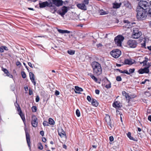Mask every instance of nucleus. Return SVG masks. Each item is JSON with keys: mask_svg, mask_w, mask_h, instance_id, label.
Instances as JSON below:
<instances>
[{"mask_svg": "<svg viewBox=\"0 0 151 151\" xmlns=\"http://www.w3.org/2000/svg\"><path fill=\"white\" fill-rule=\"evenodd\" d=\"M148 61V58H145V60H143L142 62H140V64H143V66H144L147 65V63Z\"/></svg>", "mask_w": 151, "mask_h": 151, "instance_id": "obj_32", "label": "nucleus"}, {"mask_svg": "<svg viewBox=\"0 0 151 151\" xmlns=\"http://www.w3.org/2000/svg\"><path fill=\"white\" fill-rule=\"evenodd\" d=\"M107 124L108 125L109 128L111 129H112L113 125L111 124V122L107 123Z\"/></svg>", "mask_w": 151, "mask_h": 151, "instance_id": "obj_38", "label": "nucleus"}, {"mask_svg": "<svg viewBox=\"0 0 151 151\" xmlns=\"http://www.w3.org/2000/svg\"><path fill=\"white\" fill-rule=\"evenodd\" d=\"M49 123L47 121H44L43 122V125L44 126H47L49 125Z\"/></svg>", "mask_w": 151, "mask_h": 151, "instance_id": "obj_48", "label": "nucleus"}, {"mask_svg": "<svg viewBox=\"0 0 151 151\" xmlns=\"http://www.w3.org/2000/svg\"><path fill=\"white\" fill-rule=\"evenodd\" d=\"M124 22L125 23H127V24H125L123 26V28H129L130 27V23L127 20H124Z\"/></svg>", "mask_w": 151, "mask_h": 151, "instance_id": "obj_24", "label": "nucleus"}, {"mask_svg": "<svg viewBox=\"0 0 151 151\" xmlns=\"http://www.w3.org/2000/svg\"><path fill=\"white\" fill-rule=\"evenodd\" d=\"M109 140L110 141L112 142L114 140V138L113 136H110L109 138Z\"/></svg>", "mask_w": 151, "mask_h": 151, "instance_id": "obj_59", "label": "nucleus"}, {"mask_svg": "<svg viewBox=\"0 0 151 151\" xmlns=\"http://www.w3.org/2000/svg\"><path fill=\"white\" fill-rule=\"evenodd\" d=\"M53 3L57 6H61L63 4V2L62 0H52Z\"/></svg>", "mask_w": 151, "mask_h": 151, "instance_id": "obj_15", "label": "nucleus"}, {"mask_svg": "<svg viewBox=\"0 0 151 151\" xmlns=\"http://www.w3.org/2000/svg\"><path fill=\"white\" fill-rule=\"evenodd\" d=\"M75 92L76 93H79L80 92L82 91H83V89L78 86H76L75 87Z\"/></svg>", "mask_w": 151, "mask_h": 151, "instance_id": "obj_23", "label": "nucleus"}, {"mask_svg": "<svg viewBox=\"0 0 151 151\" xmlns=\"http://www.w3.org/2000/svg\"><path fill=\"white\" fill-rule=\"evenodd\" d=\"M147 14L148 16L151 17V8H149L148 12L147 11Z\"/></svg>", "mask_w": 151, "mask_h": 151, "instance_id": "obj_39", "label": "nucleus"}, {"mask_svg": "<svg viewBox=\"0 0 151 151\" xmlns=\"http://www.w3.org/2000/svg\"><path fill=\"white\" fill-rule=\"evenodd\" d=\"M124 6L126 7L131 8V4L130 3L127 1H124L123 2Z\"/></svg>", "mask_w": 151, "mask_h": 151, "instance_id": "obj_19", "label": "nucleus"}, {"mask_svg": "<svg viewBox=\"0 0 151 151\" xmlns=\"http://www.w3.org/2000/svg\"><path fill=\"white\" fill-rule=\"evenodd\" d=\"M142 35V32L139 31L138 28L134 27L133 29L132 37L134 39H138Z\"/></svg>", "mask_w": 151, "mask_h": 151, "instance_id": "obj_4", "label": "nucleus"}, {"mask_svg": "<svg viewBox=\"0 0 151 151\" xmlns=\"http://www.w3.org/2000/svg\"><path fill=\"white\" fill-rule=\"evenodd\" d=\"M136 18L139 21L145 20L147 16V10L136 8Z\"/></svg>", "mask_w": 151, "mask_h": 151, "instance_id": "obj_2", "label": "nucleus"}, {"mask_svg": "<svg viewBox=\"0 0 151 151\" xmlns=\"http://www.w3.org/2000/svg\"><path fill=\"white\" fill-rule=\"evenodd\" d=\"M99 13L100 15H104L108 14V12L104 11L103 9L99 10Z\"/></svg>", "mask_w": 151, "mask_h": 151, "instance_id": "obj_30", "label": "nucleus"}, {"mask_svg": "<svg viewBox=\"0 0 151 151\" xmlns=\"http://www.w3.org/2000/svg\"><path fill=\"white\" fill-rule=\"evenodd\" d=\"M40 100V98L39 96H36L35 99V101L36 102H38Z\"/></svg>", "mask_w": 151, "mask_h": 151, "instance_id": "obj_57", "label": "nucleus"}, {"mask_svg": "<svg viewBox=\"0 0 151 151\" xmlns=\"http://www.w3.org/2000/svg\"><path fill=\"white\" fill-rule=\"evenodd\" d=\"M83 2V4H84L85 5H87L89 3V0H84Z\"/></svg>", "mask_w": 151, "mask_h": 151, "instance_id": "obj_52", "label": "nucleus"}, {"mask_svg": "<svg viewBox=\"0 0 151 151\" xmlns=\"http://www.w3.org/2000/svg\"><path fill=\"white\" fill-rule=\"evenodd\" d=\"M118 97H119V96H118L117 97L116 99L115 100L113 104H120V102H119L118 101H117L116 100L117 99V98Z\"/></svg>", "mask_w": 151, "mask_h": 151, "instance_id": "obj_53", "label": "nucleus"}, {"mask_svg": "<svg viewBox=\"0 0 151 151\" xmlns=\"http://www.w3.org/2000/svg\"><path fill=\"white\" fill-rule=\"evenodd\" d=\"M122 94L123 96L125 97L127 100L128 101V103L129 102L131 99L134 98L136 97V95L134 94H131L129 95V93H127L125 91H122Z\"/></svg>", "mask_w": 151, "mask_h": 151, "instance_id": "obj_8", "label": "nucleus"}, {"mask_svg": "<svg viewBox=\"0 0 151 151\" xmlns=\"http://www.w3.org/2000/svg\"><path fill=\"white\" fill-rule=\"evenodd\" d=\"M38 148L42 150L43 149V146L41 143H39L38 144Z\"/></svg>", "mask_w": 151, "mask_h": 151, "instance_id": "obj_40", "label": "nucleus"}, {"mask_svg": "<svg viewBox=\"0 0 151 151\" xmlns=\"http://www.w3.org/2000/svg\"><path fill=\"white\" fill-rule=\"evenodd\" d=\"M50 7V12L53 13H54L57 11V8L55 6H52V4L51 6Z\"/></svg>", "mask_w": 151, "mask_h": 151, "instance_id": "obj_22", "label": "nucleus"}, {"mask_svg": "<svg viewBox=\"0 0 151 151\" xmlns=\"http://www.w3.org/2000/svg\"><path fill=\"white\" fill-rule=\"evenodd\" d=\"M91 65L93 70V74L98 76L102 73V68L100 63L96 61H93L91 63Z\"/></svg>", "mask_w": 151, "mask_h": 151, "instance_id": "obj_1", "label": "nucleus"}, {"mask_svg": "<svg viewBox=\"0 0 151 151\" xmlns=\"http://www.w3.org/2000/svg\"><path fill=\"white\" fill-rule=\"evenodd\" d=\"M32 109L33 112H35L37 110V107L35 106H33L32 108Z\"/></svg>", "mask_w": 151, "mask_h": 151, "instance_id": "obj_47", "label": "nucleus"}, {"mask_svg": "<svg viewBox=\"0 0 151 151\" xmlns=\"http://www.w3.org/2000/svg\"><path fill=\"white\" fill-rule=\"evenodd\" d=\"M15 106L16 109L17 111L18 114H21V113L22 112V111L21 110L20 106H19V104H17V105H16Z\"/></svg>", "mask_w": 151, "mask_h": 151, "instance_id": "obj_27", "label": "nucleus"}, {"mask_svg": "<svg viewBox=\"0 0 151 151\" xmlns=\"http://www.w3.org/2000/svg\"><path fill=\"white\" fill-rule=\"evenodd\" d=\"M57 30L60 33L64 34L66 33V30H63L60 29H58Z\"/></svg>", "mask_w": 151, "mask_h": 151, "instance_id": "obj_37", "label": "nucleus"}, {"mask_svg": "<svg viewBox=\"0 0 151 151\" xmlns=\"http://www.w3.org/2000/svg\"><path fill=\"white\" fill-rule=\"evenodd\" d=\"M2 47L3 49V50H8V47L6 46H2Z\"/></svg>", "mask_w": 151, "mask_h": 151, "instance_id": "obj_58", "label": "nucleus"}, {"mask_svg": "<svg viewBox=\"0 0 151 151\" xmlns=\"http://www.w3.org/2000/svg\"><path fill=\"white\" fill-rule=\"evenodd\" d=\"M67 18L69 20H76L78 18V15L75 12H69L67 15Z\"/></svg>", "mask_w": 151, "mask_h": 151, "instance_id": "obj_6", "label": "nucleus"}, {"mask_svg": "<svg viewBox=\"0 0 151 151\" xmlns=\"http://www.w3.org/2000/svg\"><path fill=\"white\" fill-rule=\"evenodd\" d=\"M60 94V92H59L57 91V90H56L55 91V95H56V96H58V95H59Z\"/></svg>", "mask_w": 151, "mask_h": 151, "instance_id": "obj_60", "label": "nucleus"}, {"mask_svg": "<svg viewBox=\"0 0 151 151\" xmlns=\"http://www.w3.org/2000/svg\"><path fill=\"white\" fill-rule=\"evenodd\" d=\"M24 130L25 131V133L26 134V136L27 143L29 147L30 148L31 142L30 141V136L29 134L27 131V129L26 128H25Z\"/></svg>", "mask_w": 151, "mask_h": 151, "instance_id": "obj_11", "label": "nucleus"}, {"mask_svg": "<svg viewBox=\"0 0 151 151\" xmlns=\"http://www.w3.org/2000/svg\"><path fill=\"white\" fill-rule=\"evenodd\" d=\"M19 115L20 116L21 118H22V120L23 122H24L25 121V118L24 115L23 114L22 112L21 113V114H19Z\"/></svg>", "mask_w": 151, "mask_h": 151, "instance_id": "obj_35", "label": "nucleus"}, {"mask_svg": "<svg viewBox=\"0 0 151 151\" xmlns=\"http://www.w3.org/2000/svg\"><path fill=\"white\" fill-rule=\"evenodd\" d=\"M31 124L34 127H36L37 126V119L35 115L32 116V117Z\"/></svg>", "mask_w": 151, "mask_h": 151, "instance_id": "obj_10", "label": "nucleus"}, {"mask_svg": "<svg viewBox=\"0 0 151 151\" xmlns=\"http://www.w3.org/2000/svg\"><path fill=\"white\" fill-rule=\"evenodd\" d=\"M127 137L129 138L131 140H133L134 141H137V140L135 139L133 137L131 136V133L130 132H128L127 134Z\"/></svg>", "mask_w": 151, "mask_h": 151, "instance_id": "obj_29", "label": "nucleus"}, {"mask_svg": "<svg viewBox=\"0 0 151 151\" xmlns=\"http://www.w3.org/2000/svg\"><path fill=\"white\" fill-rule=\"evenodd\" d=\"M21 74L22 77L23 78H25L26 77V76L25 72L24 71L21 72Z\"/></svg>", "mask_w": 151, "mask_h": 151, "instance_id": "obj_41", "label": "nucleus"}, {"mask_svg": "<svg viewBox=\"0 0 151 151\" xmlns=\"http://www.w3.org/2000/svg\"><path fill=\"white\" fill-rule=\"evenodd\" d=\"M68 53L70 55H73L74 54L75 51L74 50H69L68 51Z\"/></svg>", "mask_w": 151, "mask_h": 151, "instance_id": "obj_36", "label": "nucleus"}, {"mask_svg": "<svg viewBox=\"0 0 151 151\" xmlns=\"http://www.w3.org/2000/svg\"><path fill=\"white\" fill-rule=\"evenodd\" d=\"M73 32L67 30V36H68L69 38H71L73 37Z\"/></svg>", "mask_w": 151, "mask_h": 151, "instance_id": "obj_21", "label": "nucleus"}, {"mask_svg": "<svg viewBox=\"0 0 151 151\" xmlns=\"http://www.w3.org/2000/svg\"><path fill=\"white\" fill-rule=\"evenodd\" d=\"M40 134L42 136H44V132L43 131H41L40 132Z\"/></svg>", "mask_w": 151, "mask_h": 151, "instance_id": "obj_61", "label": "nucleus"}, {"mask_svg": "<svg viewBox=\"0 0 151 151\" xmlns=\"http://www.w3.org/2000/svg\"><path fill=\"white\" fill-rule=\"evenodd\" d=\"M121 3H116L114 4L113 8L116 9L119 8L121 5Z\"/></svg>", "mask_w": 151, "mask_h": 151, "instance_id": "obj_33", "label": "nucleus"}, {"mask_svg": "<svg viewBox=\"0 0 151 151\" xmlns=\"http://www.w3.org/2000/svg\"><path fill=\"white\" fill-rule=\"evenodd\" d=\"M76 114L77 116L79 117L80 116V112L78 109H77L76 111Z\"/></svg>", "mask_w": 151, "mask_h": 151, "instance_id": "obj_44", "label": "nucleus"}, {"mask_svg": "<svg viewBox=\"0 0 151 151\" xmlns=\"http://www.w3.org/2000/svg\"><path fill=\"white\" fill-rule=\"evenodd\" d=\"M87 100L89 102H91V98L90 96H88L87 97Z\"/></svg>", "mask_w": 151, "mask_h": 151, "instance_id": "obj_55", "label": "nucleus"}, {"mask_svg": "<svg viewBox=\"0 0 151 151\" xmlns=\"http://www.w3.org/2000/svg\"><path fill=\"white\" fill-rule=\"evenodd\" d=\"M91 102V104H98V102H97V101L94 99H92V100Z\"/></svg>", "mask_w": 151, "mask_h": 151, "instance_id": "obj_46", "label": "nucleus"}, {"mask_svg": "<svg viewBox=\"0 0 151 151\" xmlns=\"http://www.w3.org/2000/svg\"><path fill=\"white\" fill-rule=\"evenodd\" d=\"M39 5L40 8H43L46 6L49 7L51 6L52 3H48V2L46 1L41 3H39Z\"/></svg>", "mask_w": 151, "mask_h": 151, "instance_id": "obj_12", "label": "nucleus"}, {"mask_svg": "<svg viewBox=\"0 0 151 151\" xmlns=\"http://www.w3.org/2000/svg\"><path fill=\"white\" fill-rule=\"evenodd\" d=\"M58 14L63 16L66 13V6H64L58 10L57 12Z\"/></svg>", "mask_w": 151, "mask_h": 151, "instance_id": "obj_13", "label": "nucleus"}, {"mask_svg": "<svg viewBox=\"0 0 151 151\" xmlns=\"http://www.w3.org/2000/svg\"><path fill=\"white\" fill-rule=\"evenodd\" d=\"M29 76L32 82L33 83L34 85L35 86L36 83L35 81V77L34 74L30 72L29 73Z\"/></svg>", "mask_w": 151, "mask_h": 151, "instance_id": "obj_16", "label": "nucleus"}, {"mask_svg": "<svg viewBox=\"0 0 151 151\" xmlns=\"http://www.w3.org/2000/svg\"><path fill=\"white\" fill-rule=\"evenodd\" d=\"M105 119L106 122L108 123L111 122V119L110 116L108 114H106V116L105 118Z\"/></svg>", "mask_w": 151, "mask_h": 151, "instance_id": "obj_26", "label": "nucleus"}, {"mask_svg": "<svg viewBox=\"0 0 151 151\" xmlns=\"http://www.w3.org/2000/svg\"><path fill=\"white\" fill-rule=\"evenodd\" d=\"M28 65L31 68H33V65L30 62H28Z\"/></svg>", "mask_w": 151, "mask_h": 151, "instance_id": "obj_62", "label": "nucleus"}, {"mask_svg": "<svg viewBox=\"0 0 151 151\" xmlns=\"http://www.w3.org/2000/svg\"><path fill=\"white\" fill-rule=\"evenodd\" d=\"M135 71V69L134 68H133L132 69L130 68L129 69V73H130H130H132L134 72V71Z\"/></svg>", "mask_w": 151, "mask_h": 151, "instance_id": "obj_43", "label": "nucleus"}, {"mask_svg": "<svg viewBox=\"0 0 151 151\" xmlns=\"http://www.w3.org/2000/svg\"><path fill=\"white\" fill-rule=\"evenodd\" d=\"M145 94L147 96H150V93L148 91H145Z\"/></svg>", "mask_w": 151, "mask_h": 151, "instance_id": "obj_49", "label": "nucleus"}, {"mask_svg": "<svg viewBox=\"0 0 151 151\" xmlns=\"http://www.w3.org/2000/svg\"><path fill=\"white\" fill-rule=\"evenodd\" d=\"M1 69L4 72V73L6 74L7 76H10V74L6 69L4 68L3 67H2Z\"/></svg>", "mask_w": 151, "mask_h": 151, "instance_id": "obj_28", "label": "nucleus"}, {"mask_svg": "<svg viewBox=\"0 0 151 151\" xmlns=\"http://www.w3.org/2000/svg\"><path fill=\"white\" fill-rule=\"evenodd\" d=\"M96 46L97 47H101L102 46V45L101 44L99 43V44H98L96 45Z\"/></svg>", "mask_w": 151, "mask_h": 151, "instance_id": "obj_64", "label": "nucleus"}, {"mask_svg": "<svg viewBox=\"0 0 151 151\" xmlns=\"http://www.w3.org/2000/svg\"><path fill=\"white\" fill-rule=\"evenodd\" d=\"M147 65V67H146V68H147V69H149V68L150 67L151 65L150 64V63H147V65Z\"/></svg>", "mask_w": 151, "mask_h": 151, "instance_id": "obj_54", "label": "nucleus"}, {"mask_svg": "<svg viewBox=\"0 0 151 151\" xmlns=\"http://www.w3.org/2000/svg\"><path fill=\"white\" fill-rule=\"evenodd\" d=\"M138 72L140 74H142L144 73H149V69H147L146 67L144 68H141L139 69Z\"/></svg>", "mask_w": 151, "mask_h": 151, "instance_id": "obj_14", "label": "nucleus"}, {"mask_svg": "<svg viewBox=\"0 0 151 151\" xmlns=\"http://www.w3.org/2000/svg\"><path fill=\"white\" fill-rule=\"evenodd\" d=\"M88 75L95 82H97L98 79L97 78L91 73H88Z\"/></svg>", "mask_w": 151, "mask_h": 151, "instance_id": "obj_25", "label": "nucleus"}, {"mask_svg": "<svg viewBox=\"0 0 151 151\" xmlns=\"http://www.w3.org/2000/svg\"><path fill=\"white\" fill-rule=\"evenodd\" d=\"M141 47L142 48H146V42L145 41H144V42L143 43H142L141 44Z\"/></svg>", "mask_w": 151, "mask_h": 151, "instance_id": "obj_45", "label": "nucleus"}, {"mask_svg": "<svg viewBox=\"0 0 151 151\" xmlns=\"http://www.w3.org/2000/svg\"><path fill=\"white\" fill-rule=\"evenodd\" d=\"M29 95H31L33 94V91L32 90L30 89H29Z\"/></svg>", "mask_w": 151, "mask_h": 151, "instance_id": "obj_56", "label": "nucleus"}, {"mask_svg": "<svg viewBox=\"0 0 151 151\" xmlns=\"http://www.w3.org/2000/svg\"><path fill=\"white\" fill-rule=\"evenodd\" d=\"M116 80L117 81H122V79L120 76H117L116 77Z\"/></svg>", "mask_w": 151, "mask_h": 151, "instance_id": "obj_50", "label": "nucleus"}, {"mask_svg": "<svg viewBox=\"0 0 151 151\" xmlns=\"http://www.w3.org/2000/svg\"><path fill=\"white\" fill-rule=\"evenodd\" d=\"M95 92L96 94H99V93L100 91L98 89H96L95 90Z\"/></svg>", "mask_w": 151, "mask_h": 151, "instance_id": "obj_63", "label": "nucleus"}, {"mask_svg": "<svg viewBox=\"0 0 151 151\" xmlns=\"http://www.w3.org/2000/svg\"><path fill=\"white\" fill-rule=\"evenodd\" d=\"M107 82L106 83H108L105 86V87L107 88H109L111 87V83L107 79H106Z\"/></svg>", "mask_w": 151, "mask_h": 151, "instance_id": "obj_31", "label": "nucleus"}, {"mask_svg": "<svg viewBox=\"0 0 151 151\" xmlns=\"http://www.w3.org/2000/svg\"><path fill=\"white\" fill-rule=\"evenodd\" d=\"M48 123L50 125H54L55 124V122L52 118H49L48 119Z\"/></svg>", "mask_w": 151, "mask_h": 151, "instance_id": "obj_34", "label": "nucleus"}, {"mask_svg": "<svg viewBox=\"0 0 151 151\" xmlns=\"http://www.w3.org/2000/svg\"><path fill=\"white\" fill-rule=\"evenodd\" d=\"M137 41L133 40H129L127 42V44L129 47L132 48H135L137 45Z\"/></svg>", "mask_w": 151, "mask_h": 151, "instance_id": "obj_9", "label": "nucleus"}, {"mask_svg": "<svg viewBox=\"0 0 151 151\" xmlns=\"http://www.w3.org/2000/svg\"><path fill=\"white\" fill-rule=\"evenodd\" d=\"M124 39V37L122 35H118L114 39L115 44L118 46H122V44Z\"/></svg>", "mask_w": 151, "mask_h": 151, "instance_id": "obj_5", "label": "nucleus"}, {"mask_svg": "<svg viewBox=\"0 0 151 151\" xmlns=\"http://www.w3.org/2000/svg\"><path fill=\"white\" fill-rule=\"evenodd\" d=\"M113 107L117 108L120 107L122 106V105H121V104H112Z\"/></svg>", "mask_w": 151, "mask_h": 151, "instance_id": "obj_42", "label": "nucleus"}, {"mask_svg": "<svg viewBox=\"0 0 151 151\" xmlns=\"http://www.w3.org/2000/svg\"><path fill=\"white\" fill-rule=\"evenodd\" d=\"M122 73H126L128 75H130V73H129L127 70H125L122 72Z\"/></svg>", "mask_w": 151, "mask_h": 151, "instance_id": "obj_51", "label": "nucleus"}, {"mask_svg": "<svg viewBox=\"0 0 151 151\" xmlns=\"http://www.w3.org/2000/svg\"><path fill=\"white\" fill-rule=\"evenodd\" d=\"M111 55L114 58H119L121 54V51L119 49L113 50L110 52Z\"/></svg>", "mask_w": 151, "mask_h": 151, "instance_id": "obj_7", "label": "nucleus"}, {"mask_svg": "<svg viewBox=\"0 0 151 151\" xmlns=\"http://www.w3.org/2000/svg\"><path fill=\"white\" fill-rule=\"evenodd\" d=\"M58 133L59 135L61 137H65L66 138V133L62 129H60L58 130Z\"/></svg>", "mask_w": 151, "mask_h": 151, "instance_id": "obj_18", "label": "nucleus"}, {"mask_svg": "<svg viewBox=\"0 0 151 151\" xmlns=\"http://www.w3.org/2000/svg\"><path fill=\"white\" fill-rule=\"evenodd\" d=\"M124 64L132 65L133 64V63L132 62V60L128 59H126L124 60V63H123Z\"/></svg>", "mask_w": 151, "mask_h": 151, "instance_id": "obj_20", "label": "nucleus"}, {"mask_svg": "<svg viewBox=\"0 0 151 151\" xmlns=\"http://www.w3.org/2000/svg\"><path fill=\"white\" fill-rule=\"evenodd\" d=\"M77 6L80 9L82 10H87L86 6L83 3H79L77 5Z\"/></svg>", "mask_w": 151, "mask_h": 151, "instance_id": "obj_17", "label": "nucleus"}, {"mask_svg": "<svg viewBox=\"0 0 151 151\" xmlns=\"http://www.w3.org/2000/svg\"><path fill=\"white\" fill-rule=\"evenodd\" d=\"M138 5L137 8L145 9L146 10H147V8L150 7L149 3L145 1H140L138 2Z\"/></svg>", "mask_w": 151, "mask_h": 151, "instance_id": "obj_3", "label": "nucleus"}]
</instances>
